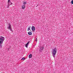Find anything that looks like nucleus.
I'll return each mask as SVG.
<instances>
[{
    "instance_id": "nucleus-1",
    "label": "nucleus",
    "mask_w": 73,
    "mask_h": 73,
    "mask_svg": "<svg viewBox=\"0 0 73 73\" xmlns=\"http://www.w3.org/2000/svg\"><path fill=\"white\" fill-rule=\"evenodd\" d=\"M4 37L3 36H0V44H3L4 41Z\"/></svg>"
},
{
    "instance_id": "nucleus-2",
    "label": "nucleus",
    "mask_w": 73,
    "mask_h": 73,
    "mask_svg": "<svg viewBox=\"0 0 73 73\" xmlns=\"http://www.w3.org/2000/svg\"><path fill=\"white\" fill-rule=\"evenodd\" d=\"M7 29H9V30H10L11 32H13L12 29V26L10 24H9L7 26Z\"/></svg>"
},
{
    "instance_id": "nucleus-3",
    "label": "nucleus",
    "mask_w": 73,
    "mask_h": 73,
    "mask_svg": "<svg viewBox=\"0 0 73 73\" xmlns=\"http://www.w3.org/2000/svg\"><path fill=\"white\" fill-rule=\"evenodd\" d=\"M56 53H57V49L56 48H54L52 50V54H56Z\"/></svg>"
},
{
    "instance_id": "nucleus-4",
    "label": "nucleus",
    "mask_w": 73,
    "mask_h": 73,
    "mask_svg": "<svg viewBox=\"0 0 73 73\" xmlns=\"http://www.w3.org/2000/svg\"><path fill=\"white\" fill-rule=\"evenodd\" d=\"M43 50H44V46H43L40 48L39 49V52H42Z\"/></svg>"
},
{
    "instance_id": "nucleus-5",
    "label": "nucleus",
    "mask_w": 73,
    "mask_h": 73,
    "mask_svg": "<svg viewBox=\"0 0 73 73\" xmlns=\"http://www.w3.org/2000/svg\"><path fill=\"white\" fill-rule=\"evenodd\" d=\"M7 3H8V5H11L12 4V3L11 2V1L10 0H8Z\"/></svg>"
},
{
    "instance_id": "nucleus-6",
    "label": "nucleus",
    "mask_w": 73,
    "mask_h": 73,
    "mask_svg": "<svg viewBox=\"0 0 73 73\" xmlns=\"http://www.w3.org/2000/svg\"><path fill=\"white\" fill-rule=\"evenodd\" d=\"M31 29L33 31H35V27L33 26H32L31 27Z\"/></svg>"
},
{
    "instance_id": "nucleus-7",
    "label": "nucleus",
    "mask_w": 73,
    "mask_h": 73,
    "mask_svg": "<svg viewBox=\"0 0 73 73\" xmlns=\"http://www.w3.org/2000/svg\"><path fill=\"white\" fill-rule=\"evenodd\" d=\"M29 42H30L29 41L25 44V46L26 48H28V44H29Z\"/></svg>"
},
{
    "instance_id": "nucleus-8",
    "label": "nucleus",
    "mask_w": 73,
    "mask_h": 73,
    "mask_svg": "<svg viewBox=\"0 0 73 73\" xmlns=\"http://www.w3.org/2000/svg\"><path fill=\"white\" fill-rule=\"evenodd\" d=\"M21 7H22V9H25V5H22Z\"/></svg>"
},
{
    "instance_id": "nucleus-9",
    "label": "nucleus",
    "mask_w": 73,
    "mask_h": 73,
    "mask_svg": "<svg viewBox=\"0 0 73 73\" xmlns=\"http://www.w3.org/2000/svg\"><path fill=\"white\" fill-rule=\"evenodd\" d=\"M28 34L29 35H32V32H28Z\"/></svg>"
},
{
    "instance_id": "nucleus-10",
    "label": "nucleus",
    "mask_w": 73,
    "mask_h": 73,
    "mask_svg": "<svg viewBox=\"0 0 73 73\" xmlns=\"http://www.w3.org/2000/svg\"><path fill=\"white\" fill-rule=\"evenodd\" d=\"M32 54H30L29 56V58H32Z\"/></svg>"
},
{
    "instance_id": "nucleus-11",
    "label": "nucleus",
    "mask_w": 73,
    "mask_h": 73,
    "mask_svg": "<svg viewBox=\"0 0 73 73\" xmlns=\"http://www.w3.org/2000/svg\"><path fill=\"white\" fill-rule=\"evenodd\" d=\"M52 56L54 58H55V56H56V54H52Z\"/></svg>"
},
{
    "instance_id": "nucleus-12",
    "label": "nucleus",
    "mask_w": 73,
    "mask_h": 73,
    "mask_svg": "<svg viewBox=\"0 0 73 73\" xmlns=\"http://www.w3.org/2000/svg\"><path fill=\"white\" fill-rule=\"evenodd\" d=\"M30 29H31V26H30L28 28V29L27 30L28 31H29V30H30Z\"/></svg>"
},
{
    "instance_id": "nucleus-13",
    "label": "nucleus",
    "mask_w": 73,
    "mask_h": 73,
    "mask_svg": "<svg viewBox=\"0 0 73 73\" xmlns=\"http://www.w3.org/2000/svg\"><path fill=\"white\" fill-rule=\"evenodd\" d=\"M23 4H24V5H25V4H27V2H24Z\"/></svg>"
},
{
    "instance_id": "nucleus-14",
    "label": "nucleus",
    "mask_w": 73,
    "mask_h": 73,
    "mask_svg": "<svg viewBox=\"0 0 73 73\" xmlns=\"http://www.w3.org/2000/svg\"><path fill=\"white\" fill-rule=\"evenodd\" d=\"M0 48H2V44H0Z\"/></svg>"
},
{
    "instance_id": "nucleus-15",
    "label": "nucleus",
    "mask_w": 73,
    "mask_h": 73,
    "mask_svg": "<svg viewBox=\"0 0 73 73\" xmlns=\"http://www.w3.org/2000/svg\"><path fill=\"white\" fill-rule=\"evenodd\" d=\"M25 58L23 57L22 58V60H25Z\"/></svg>"
},
{
    "instance_id": "nucleus-16",
    "label": "nucleus",
    "mask_w": 73,
    "mask_h": 73,
    "mask_svg": "<svg viewBox=\"0 0 73 73\" xmlns=\"http://www.w3.org/2000/svg\"><path fill=\"white\" fill-rule=\"evenodd\" d=\"M71 3L72 4H73V0H72L71 1Z\"/></svg>"
},
{
    "instance_id": "nucleus-17",
    "label": "nucleus",
    "mask_w": 73,
    "mask_h": 73,
    "mask_svg": "<svg viewBox=\"0 0 73 73\" xmlns=\"http://www.w3.org/2000/svg\"><path fill=\"white\" fill-rule=\"evenodd\" d=\"M9 5H8H8H7V7L8 8H9Z\"/></svg>"
},
{
    "instance_id": "nucleus-18",
    "label": "nucleus",
    "mask_w": 73,
    "mask_h": 73,
    "mask_svg": "<svg viewBox=\"0 0 73 73\" xmlns=\"http://www.w3.org/2000/svg\"><path fill=\"white\" fill-rule=\"evenodd\" d=\"M35 41H36V42H37V38H36Z\"/></svg>"
},
{
    "instance_id": "nucleus-19",
    "label": "nucleus",
    "mask_w": 73,
    "mask_h": 73,
    "mask_svg": "<svg viewBox=\"0 0 73 73\" xmlns=\"http://www.w3.org/2000/svg\"><path fill=\"white\" fill-rule=\"evenodd\" d=\"M10 48H11L10 47V48H8V49H10Z\"/></svg>"
}]
</instances>
